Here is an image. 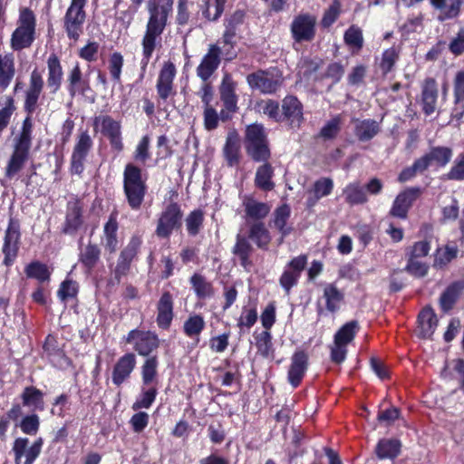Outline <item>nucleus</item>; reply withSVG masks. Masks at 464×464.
Instances as JSON below:
<instances>
[{"label": "nucleus", "instance_id": "69168bd1", "mask_svg": "<svg viewBox=\"0 0 464 464\" xmlns=\"http://www.w3.org/2000/svg\"><path fill=\"white\" fill-rule=\"evenodd\" d=\"M122 66H123L122 55L120 53H113L111 55L110 60H109V71H110L111 78L116 82H120V80H121Z\"/></svg>", "mask_w": 464, "mask_h": 464}, {"label": "nucleus", "instance_id": "1a4fd4ad", "mask_svg": "<svg viewBox=\"0 0 464 464\" xmlns=\"http://www.w3.org/2000/svg\"><path fill=\"white\" fill-rule=\"evenodd\" d=\"M20 242L19 225L14 219H10L4 237L2 252L5 255L3 264L11 266L17 257Z\"/></svg>", "mask_w": 464, "mask_h": 464}, {"label": "nucleus", "instance_id": "7ed1b4c3", "mask_svg": "<svg viewBox=\"0 0 464 464\" xmlns=\"http://www.w3.org/2000/svg\"><path fill=\"white\" fill-rule=\"evenodd\" d=\"M249 87L264 94L275 93L283 84L282 74L276 69L259 70L246 76Z\"/></svg>", "mask_w": 464, "mask_h": 464}, {"label": "nucleus", "instance_id": "ddd939ff", "mask_svg": "<svg viewBox=\"0 0 464 464\" xmlns=\"http://www.w3.org/2000/svg\"><path fill=\"white\" fill-rule=\"evenodd\" d=\"M220 49L216 44L209 45L208 53L203 56L197 67V75L203 82H207L216 72L220 63Z\"/></svg>", "mask_w": 464, "mask_h": 464}, {"label": "nucleus", "instance_id": "09e8293b", "mask_svg": "<svg viewBox=\"0 0 464 464\" xmlns=\"http://www.w3.org/2000/svg\"><path fill=\"white\" fill-rule=\"evenodd\" d=\"M157 393L156 386H143L140 394L132 404V410L149 409L155 401Z\"/></svg>", "mask_w": 464, "mask_h": 464}, {"label": "nucleus", "instance_id": "8fccbe9b", "mask_svg": "<svg viewBox=\"0 0 464 464\" xmlns=\"http://www.w3.org/2000/svg\"><path fill=\"white\" fill-rule=\"evenodd\" d=\"M26 276L34 278L39 282H47L50 280L51 272L46 265L34 261L30 263L24 269Z\"/></svg>", "mask_w": 464, "mask_h": 464}, {"label": "nucleus", "instance_id": "9d476101", "mask_svg": "<svg viewBox=\"0 0 464 464\" xmlns=\"http://www.w3.org/2000/svg\"><path fill=\"white\" fill-rule=\"evenodd\" d=\"M92 145V140L87 130L78 135L71 158L72 173L80 175L83 171L84 160Z\"/></svg>", "mask_w": 464, "mask_h": 464}, {"label": "nucleus", "instance_id": "79ce46f5", "mask_svg": "<svg viewBox=\"0 0 464 464\" xmlns=\"http://www.w3.org/2000/svg\"><path fill=\"white\" fill-rule=\"evenodd\" d=\"M462 3V0H451L450 5H446L445 0H430V5L440 10V20L456 17L459 14Z\"/></svg>", "mask_w": 464, "mask_h": 464}, {"label": "nucleus", "instance_id": "39448f33", "mask_svg": "<svg viewBox=\"0 0 464 464\" xmlns=\"http://www.w3.org/2000/svg\"><path fill=\"white\" fill-rule=\"evenodd\" d=\"M126 341L133 344L134 350L140 355L146 357L160 346L158 335L150 331L131 330L129 332Z\"/></svg>", "mask_w": 464, "mask_h": 464}, {"label": "nucleus", "instance_id": "4be33fe9", "mask_svg": "<svg viewBox=\"0 0 464 464\" xmlns=\"http://www.w3.org/2000/svg\"><path fill=\"white\" fill-rule=\"evenodd\" d=\"M291 215V208L288 205L283 204L276 208L273 213V218L270 221V226L276 227L281 234L279 244H281L285 237L292 232V227L287 224Z\"/></svg>", "mask_w": 464, "mask_h": 464}, {"label": "nucleus", "instance_id": "393cba45", "mask_svg": "<svg viewBox=\"0 0 464 464\" xmlns=\"http://www.w3.org/2000/svg\"><path fill=\"white\" fill-rule=\"evenodd\" d=\"M86 2L87 0H72L65 14L67 29H75L82 26L86 18V14L83 10Z\"/></svg>", "mask_w": 464, "mask_h": 464}, {"label": "nucleus", "instance_id": "864d4df0", "mask_svg": "<svg viewBox=\"0 0 464 464\" xmlns=\"http://www.w3.org/2000/svg\"><path fill=\"white\" fill-rule=\"evenodd\" d=\"M398 59L399 53L393 47L389 48L382 53V58L378 65L382 75L385 76L390 72H392Z\"/></svg>", "mask_w": 464, "mask_h": 464}, {"label": "nucleus", "instance_id": "423d86ee", "mask_svg": "<svg viewBox=\"0 0 464 464\" xmlns=\"http://www.w3.org/2000/svg\"><path fill=\"white\" fill-rule=\"evenodd\" d=\"M27 438H17L14 441L13 451L15 464H33L41 453L43 447L42 438L37 439L30 447Z\"/></svg>", "mask_w": 464, "mask_h": 464}, {"label": "nucleus", "instance_id": "bb28decb", "mask_svg": "<svg viewBox=\"0 0 464 464\" xmlns=\"http://www.w3.org/2000/svg\"><path fill=\"white\" fill-rule=\"evenodd\" d=\"M422 110L426 115L432 114L436 110V103L438 99V88L436 81L429 78L425 81L422 92Z\"/></svg>", "mask_w": 464, "mask_h": 464}, {"label": "nucleus", "instance_id": "603ef678", "mask_svg": "<svg viewBox=\"0 0 464 464\" xmlns=\"http://www.w3.org/2000/svg\"><path fill=\"white\" fill-rule=\"evenodd\" d=\"M101 250L98 246L89 244L87 245L80 254V261L88 269H92L99 261Z\"/></svg>", "mask_w": 464, "mask_h": 464}, {"label": "nucleus", "instance_id": "ea45409f", "mask_svg": "<svg viewBox=\"0 0 464 464\" xmlns=\"http://www.w3.org/2000/svg\"><path fill=\"white\" fill-rule=\"evenodd\" d=\"M401 442L395 439H382L376 445L375 452L379 459H394L401 450Z\"/></svg>", "mask_w": 464, "mask_h": 464}, {"label": "nucleus", "instance_id": "20e7f679", "mask_svg": "<svg viewBox=\"0 0 464 464\" xmlns=\"http://www.w3.org/2000/svg\"><path fill=\"white\" fill-rule=\"evenodd\" d=\"M182 217V211L178 204H169L159 218L155 230L157 237L168 238L173 231L181 227Z\"/></svg>", "mask_w": 464, "mask_h": 464}, {"label": "nucleus", "instance_id": "f257e3e1", "mask_svg": "<svg viewBox=\"0 0 464 464\" xmlns=\"http://www.w3.org/2000/svg\"><path fill=\"white\" fill-rule=\"evenodd\" d=\"M123 187L130 207L132 209H139L146 193V185L142 179L140 169L132 164L126 165L123 173Z\"/></svg>", "mask_w": 464, "mask_h": 464}, {"label": "nucleus", "instance_id": "5701e85b", "mask_svg": "<svg viewBox=\"0 0 464 464\" xmlns=\"http://www.w3.org/2000/svg\"><path fill=\"white\" fill-rule=\"evenodd\" d=\"M175 75L176 68L174 64L169 62L165 63L160 70L157 82V91L161 99L166 100L169 96Z\"/></svg>", "mask_w": 464, "mask_h": 464}, {"label": "nucleus", "instance_id": "338daca9", "mask_svg": "<svg viewBox=\"0 0 464 464\" xmlns=\"http://www.w3.org/2000/svg\"><path fill=\"white\" fill-rule=\"evenodd\" d=\"M257 320L256 308H243L242 314L237 321V326L241 329H250Z\"/></svg>", "mask_w": 464, "mask_h": 464}, {"label": "nucleus", "instance_id": "37998d69", "mask_svg": "<svg viewBox=\"0 0 464 464\" xmlns=\"http://www.w3.org/2000/svg\"><path fill=\"white\" fill-rule=\"evenodd\" d=\"M22 400L24 406L32 408L34 411H43L44 409L43 392L33 387H26L22 394Z\"/></svg>", "mask_w": 464, "mask_h": 464}, {"label": "nucleus", "instance_id": "cd10ccee", "mask_svg": "<svg viewBox=\"0 0 464 464\" xmlns=\"http://www.w3.org/2000/svg\"><path fill=\"white\" fill-rule=\"evenodd\" d=\"M82 225V206L78 201H70L63 231L65 234H74Z\"/></svg>", "mask_w": 464, "mask_h": 464}, {"label": "nucleus", "instance_id": "f704fd0d", "mask_svg": "<svg viewBox=\"0 0 464 464\" xmlns=\"http://www.w3.org/2000/svg\"><path fill=\"white\" fill-rule=\"evenodd\" d=\"M252 252L253 247L248 238L238 233L236 237V244L233 246L232 253L239 258L240 264L244 268H247L251 265L249 256Z\"/></svg>", "mask_w": 464, "mask_h": 464}, {"label": "nucleus", "instance_id": "2eb2a0df", "mask_svg": "<svg viewBox=\"0 0 464 464\" xmlns=\"http://www.w3.org/2000/svg\"><path fill=\"white\" fill-rule=\"evenodd\" d=\"M237 83L233 80L231 74L225 73L219 87L220 99L227 111L235 112L237 110V95L236 94Z\"/></svg>", "mask_w": 464, "mask_h": 464}, {"label": "nucleus", "instance_id": "3c124183", "mask_svg": "<svg viewBox=\"0 0 464 464\" xmlns=\"http://www.w3.org/2000/svg\"><path fill=\"white\" fill-rule=\"evenodd\" d=\"M358 330L359 325L357 321L348 322L334 334V341L347 345L353 340Z\"/></svg>", "mask_w": 464, "mask_h": 464}, {"label": "nucleus", "instance_id": "a18cd8bd", "mask_svg": "<svg viewBox=\"0 0 464 464\" xmlns=\"http://www.w3.org/2000/svg\"><path fill=\"white\" fill-rule=\"evenodd\" d=\"M267 137L264 127L261 124L254 123L248 125L246 129L245 145L246 148L253 147L267 142Z\"/></svg>", "mask_w": 464, "mask_h": 464}, {"label": "nucleus", "instance_id": "0e129e2a", "mask_svg": "<svg viewBox=\"0 0 464 464\" xmlns=\"http://www.w3.org/2000/svg\"><path fill=\"white\" fill-rule=\"evenodd\" d=\"M40 427V419L36 414L24 417L20 422L21 430L27 435H35Z\"/></svg>", "mask_w": 464, "mask_h": 464}, {"label": "nucleus", "instance_id": "680f3d73", "mask_svg": "<svg viewBox=\"0 0 464 464\" xmlns=\"http://www.w3.org/2000/svg\"><path fill=\"white\" fill-rule=\"evenodd\" d=\"M445 176L450 180H464V153L458 155L450 171Z\"/></svg>", "mask_w": 464, "mask_h": 464}, {"label": "nucleus", "instance_id": "c03bdc74", "mask_svg": "<svg viewBox=\"0 0 464 464\" xmlns=\"http://www.w3.org/2000/svg\"><path fill=\"white\" fill-rule=\"evenodd\" d=\"M190 284L196 295L200 299L210 298L214 295L212 284L208 282L203 276L194 274L190 277Z\"/></svg>", "mask_w": 464, "mask_h": 464}, {"label": "nucleus", "instance_id": "58836bf2", "mask_svg": "<svg viewBox=\"0 0 464 464\" xmlns=\"http://www.w3.org/2000/svg\"><path fill=\"white\" fill-rule=\"evenodd\" d=\"M463 289L464 283L461 281L454 282L450 285L440 295V304L441 309L445 312L450 311Z\"/></svg>", "mask_w": 464, "mask_h": 464}, {"label": "nucleus", "instance_id": "f03ea898", "mask_svg": "<svg viewBox=\"0 0 464 464\" xmlns=\"http://www.w3.org/2000/svg\"><path fill=\"white\" fill-rule=\"evenodd\" d=\"M31 140V129L25 121L19 137L14 140V151L5 168L8 179L14 177L23 169L29 156Z\"/></svg>", "mask_w": 464, "mask_h": 464}, {"label": "nucleus", "instance_id": "052dcab7", "mask_svg": "<svg viewBox=\"0 0 464 464\" xmlns=\"http://www.w3.org/2000/svg\"><path fill=\"white\" fill-rule=\"evenodd\" d=\"M204 216L201 210L192 211L186 218L187 230L189 235L196 236L203 223Z\"/></svg>", "mask_w": 464, "mask_h": 464}, {"label": "nucleus", "instance_id": "6ab92c4d", "mask_svg": "<svg viewBox=\"0 0 464 464\" xmlns=\"http://www.w3.org/2000/svg\"><path fill=\"white\" fill-rule=\"evenodd\" d=\"M282 118L286 119L291 125L299 126L303 117V106L295 96H286L282 101Z\"/></svg>", "mask_w": 464, "mask_h": 464}, {"label": "nucleus", "instance_id": "f3484780", "mask_svg": "<svg viewBox=\"0 0 464 464\" xmlns=\"http://www.w3.org/2000/svg\"><path fill=\"white\" fill-rule=\"evenodd\" d=\"M307 354L303 351L294 353L288 370V382L293 387H297L307 370Z\"/></svg>", "mask_w": 464, "mask_h": 464}, {"label": "nucleus", "instance_id": "a19ab883", "mask_svg": "<svg viewBox=\"0 0 464 464\" xmlns=\"http://www.w3.org/2000/svg\"><path fill=\"white\" fill-rule=\"evenodd\" d=\"M334 188V182L330 178H321L314 184L313 195L307 199V206L314 207L317 201L324 197L330 195Z\"/></svg>", "mask_w": 464, "mask_h": 464}, {"label": "nucleus", "instance_id": "4c0bfd02", "mask_svg": "<svg viewBox=\"0 0 464 464\" xmlns=\"http://www.w3.org/2000/svg\"><path fill=\"white\" fill-rule=\"evenodd\" d=\"M323 297L325 300L326 309L334 313L340 309L344 294L335 285L327 284L324 288Z\"/></svg>", "mask_w": 464, "mask_h": 464}, {"label": "nucleus", "instance_id": "6e6d98bb", "mask_svg": "<svg viewBox=\"0 0 464 464\" xmlns=\"http://www.w3.org/2000/svg\"><path fill=\"white\" fill-rule=\"evenodd\" d=\"M343 124V118L341 115H336L328 121L320 130V137L324 140L334 139L341 130Z\"/></svg>", "mask_w": 464, "mask_h": 464}, {"label": "nucleus", "instance_id": "dca6fc26", "mask_svg": "<svg viewBox=\"0 0 464 464\" xmlns=\"http://www.w3.org/2000/svg\"><path fill=\"white\" fill-rule=\"evenodd\" d=\"M135 366L136 356L134 353H129L121 356L114 365L111 376L112 382L117 386L121 385L130 376Z\"/></svg>", "mask_w": 464, "mask_h": 464}, {"label": "nucleus", "instance_id": "774afa93", "mask_svg": "<svg viewBox=\"0 0 464 464\" xmlns=\"http://www.w3.org/2000/svg\"><path fill=\"white\" fill-rule=\"evenodd\" d=\"M256 347L263 356L267 357L270 355L272 352V336L269 331H264L256 337Z\"/></svg>", "mask_w": 464, "mask_h": 464}, {"label": "nucleus", "instance_id": "5fc2aeb1", "mask_svg": "<svg viewBox=\"0 0 464 464\" xmlns=\"http://www.w3.org/2000/svg\"><path fill=\"white\" fill-rule=\"evenodd\" d=\"M79 290L77 282L72 279L66 278L60 285L57 291V296L62 302H66L76 297Z\"/></svg>", "mask_w": 464, "mask_h": 464}, {"label": "nucleus", "instance_id": "f8f14e48", "mask_svg": "<svg viewBox=\"0 0 464 464\" xmlns=\"http://www.w3.org/2000/svg\"><path fill=\"white\" fill-rule=\"evenodd\" d=\"M420 188H409L401 192L393 201L390 214L393 217L405 218L413 202L420 197Z\"/></svg>", "mask_w": 464, "mask_h": 464}, {"label": "nucleus", "instance_id": "7c9ffc66", "mask_svg": "<svg viewBox=\"0 0 464 464\" xmlns=\"http://www.w3.org/2000/svg\"><path fill=\"white\" fill-rule=\"evenodd\" d=\"M381 130L380 122L367 119L356 120L354 125V133L361 141H368L374 138Z\"/></svg>", "mask_w": 464, "mask_h": 464}, {"label": "nucleus", "instance_id": "9b49d317", "mask_svg": "<svg viewBox=\"0 0 464 464\" xmlns=\"http://www.w3.org/2000/svg\"><path fill=\"white\" fill-rule=\"evenodd\" d=\"M140 245V238L134 237L130 239L127 246L121 252L114 269V279L117 284H119L121 277L126 276L129 272L130 263L136 256Z\"/></svg>", "mask_w": 464, "mask_h": 464}, {"label": "nucleus", "instance_id": "4468645a", "mask_svg": "<svg viewBox=\"0 0 464 464\" xmlns=\"http://www.w3.org/2000/svg\"><path fill=\"white\" fill-rule=\"evenodd\" d=\"M44 88V80L37 70H34L30 75L29 86L25 92L24 109L33 113L37 107V102Z\"/></svg>", "mask_w": 464, "mask_h": 464}, {"label": "nucleus", "instance_id": "a878e982", "mask_svg": "<svg viewBox=\"0 0 464 464\" xmlns=\"http://www.w3.org/2000/svg\"><path fill=\"white\" fill-rule=\"evenodd\" d=\"M418 322V335L424 339L430 338L438 325L434 311L430 307L424 308L419 314Z\"/></svg>", "mask_w": 464, "mask_h": 464}, {"label": "nucleus", "instance_id": "4d7b16f0", "mask_svg": "<svg viewBox=\"0 0 464 464\" xmlns=\"http://www.w3.org/2000/svg\"><path fill=\"white\" fill-rule=\"evenodd\" d=\"M160 31H147L142 41L143 63L147 64L155 49Z\"/></svg>", "mask_w": 464, "mask_h": 464}, {"label": "nucleus", "instance_id": "49530a36", "mask_svg": "<svg viewBox=\"0 0 464 464\" xmlns=\"http://www.w3.org/2000/svg\"><path fill=\"white\" fill-rule=\"evenodd\" d=\"M14 75V63L12 56L0 55V87L2 90L7 88Z\"/></svg>", "mask_w": 464, "mask_h": 464}, {"label": "nucleus", "instance_id": "c9c22d12", "mask_svg": "<svg viewBox=\"0 0 464 464\" xmlns=\"http://www.w3.org/2000/svg\"><path fill=\"white\" fill-rule=\"evenodd\" d=\"M343 196L345 202L351 206L364 204L368 200L367 194L359 182L347 184L343 189Z\"/></svg>", "mask_w": 464, "mask_h": 464}, {"label": "nucleus", "instance_id": "e2e57ef3", "mask_svg": "<svg viewBox=\"0 0 464 464\" xmlns=\"http://www.w3.org/2000/svg\"><path fill=\"white\" fill-rule=\"evenodd\" d=\"M341 12H342L341 2L339 0H334L324 14V16L322 19L323 26H324V27L331 26L336 21V19L339 17Z\"/></svg>", "mask_w": 464, "mask_h": 464}, {"label": "nucleus", "instance_id": "13d9d810", "mask_svg": "<svg viewBox=\"0 0 464 464\" xmlns=\"http://www.w3.org/2000/svg\"><path fill=\"white\" fill-rule=\"evenodd\" d=\"M34 31H14L12 35V47L21 50L28 47L34 40Z\"/></svg>", "mask_w": 464, "mask_h": 464}, {"label": "nucleus", "instance_id": "a211bd4d", "mask_svg": "<svg viewBox=\"0 0 464 464\" xmlns=\"http://www.w3.org/2000/svg\"><path fill=\"white\" fill-rule=\"evenodd\" d=\"M452 150L449 147H433L430 150L420 158L421 167L427 169L430 165L436 164L439 167H445L451 160Z\"/></svg>", "mask_w": 464, "mask_h": 464}, {"label": "nucleus", "instance_id": "412c9836", "mask_svg": "<svg viewBox=\"0 0 464 464\" xmlns=\"http://www.w3.org/2000/svg\"><path fill=\"white\" fill-rule=\"evenodd\" d=\"M157 324L162 329H168L173 319V298L169 292L160 296L157 304Z\"/></svg>", "mask_w": 464, "mask_h": 464}, {"label": "nucleus", "instance_id": "6e6552de", "mask_svg": "<svg viewBox=\"0 0 464 464\" xmlns=\"http://www.w3.org/2000/svg\"><path fill=\"white\" fill-rule=\"evenodd\" d=\"M172 5L173 0H149L147 7L150 18L147 29H164Z\"/></svg>", "mask_w": 464, "mask_h": 464}, {"label": "nucleus", "instance_id": "2f4dec72", "mask_svg": "<svg viewBox=\"0 0 464 464\" xmlns=\"http://www.w3.org/2000/svg\"><path fill=\"white\" fill-rule=\"evenodd\" d=\"M247 237L261 249H266L271 241L270 232L264 222H253L250 224Z\"/></svg>", "mask_w": 464, "mask_h": 464}, {"label": "nucleus", "instance_id": "de8ad7c7", "mask_svg": "<svg viewBox=\"0 0 464 464\" xmlns=\"http://www.w3.org/2000/svg\"><path fill=\"white\" fill-rule=\"evenodd\" d=\"M226 0H204L201 5L202 15L208 21L217 20L224 11Z\"/></svg>", "mask_w": 464, "mask_h": 464}, {"label": "nucleus", "instance_id": "72a5a7b5", "mask_svg": "<svg viewBox=\"0 0 464 464\" xmlns=\"http://www.w3.org/2000/svg\"><path fill=\"white\" fill-rule=\"evenodd\" d=\"M206 326L204 317L198 314H190L183 324V332L185 335L192 340L199 341V335Z\"/></svg>", "mask_w": 464, "mask_h": 464}, {"label": "nucleus", "instance_id": "c756f323", "mask_svg": "<svg viewBox=\"0 0 464 464\" xmlns=\"http://www.w3.org/2000/svg\"><path fill=\"white\" fill-rule=\"evenodd\" d=\"M48 78L47 85L55 93L62 83L63 80V68L56 54L53 53L47 60Z\"/></svg>", "mask_w": 464, "mask_h": 464}, {"label": "nucleus", "instance_id": "c85d7f7f", "mask_svg": "<svg viewBox=\"0 0 464 464\" xmlns=\"http://www.w3.org/2000/svg\"><path fill=\"white\" fill-rule=\"evenodd\" d=\"M117 231V214L113 212L110 215L108 221L104 225L102 237V244L105 249L109 250L111 253L115 252L118 248L119 241Z\"/></svg>", "mask_w": 464, "mask_h": 464}, {"label": "nucleus", "instance_id": "bf43d9fd", "mask_svg": "<svg viewBox=\"0 0 464 464\" xmlns=\"http://www.w3.org/2000/svg\"><path fill=\"white\" fill-rule=\"evenodd\" d=\"M246 150L251 159L258 162H266L271 155L268 141L257 144L254 148L247 147Z\"/></svg>", "mask_w": 464, "mask_h": 464}, {"label": "nucleus", "instance_id": "aec40b11", "mask_svg": "<svg viewBox=\"0 0 464 464\" xmlns=\"http://www.w3.org/2000/svg\"><path fill=\"white\" fill-rule=\"evenodd\" d=\"M246 218L255 222L266 218L271 210V206L267 203L258 201L251 197H245L242 201Z\"/></svg>", "mask_w": 464, "mask_h": 464}, {"label": "nucleus", "instance_id": "0eeeda50", "mask_svg": "<svg viewBox=\"0 0 464 464\" xmlns=\"http://www.w3.org/2000/svg\"><path fill=\"white\" fill-rule=\"evenodd\" d=\"M93 126L95 130H100L108 137L111 147L118 151L123 148L121 141V124L108 115H100L94 118Z\"/></svg>", "mask_w": 464, "mask_h": 464}, {"label": "nucleus", "instance_id": "e433bc0d", "mask_svg": "<svg viewBox=\"0 0 464 464\" xmlns=\"http://www.w3.org/2000/svg\"><path fill=\"white\" fill-rule=\"evenodd\" d=\"M158 357H148L141 366V380L143 386H156L158 382Z\"/></svg>", "mask_w": 464, "mask_h": 464}, {"label": "nucleus", "instance_id": "473e14b6", "mask_svg": "<svg viewBox=\"0 0 464 464\" xmlns=\"http://www.w3.org/2000/svg\"><path fill=\"white\" fill-rule=\"evenodd\" d=\"M274 176V168L270 163L264 162L256 169L255 175V185L256 188L264 191H271L275 188V183L272 180Z\"/></svg>", "mask_w": 464, "mask_h": 464}, {"label": "nucleus", "instance_id": "b1692460", "mask_svg": "<svg viewBox=\"0 0 464 464\" xmlns=\"http://www.w3.org/2000/svg\"><path fill=\"white\" fill-rule=\"evenodd\" d=\"M240 149L241 141L237 132H228L223 147V155L228 166L233 167L239 163Z\"/></svg>", "mask_w": 464, "mask_h": 464}]
</instances>
